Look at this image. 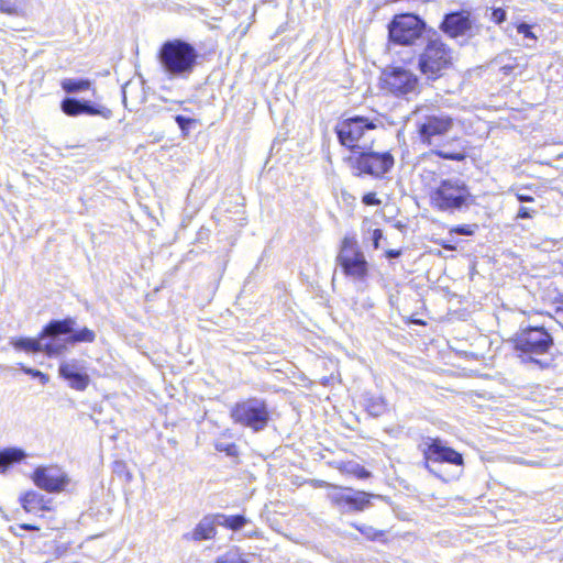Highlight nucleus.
<instances>
[{
  "instance_id": "f257e3e1",
  "label": "nucleus",
  "mask_w": 563,
  "mask_h": 563,
  "mask_svg": "<svg viewBox=\"0 0 563 563\" xmlns=\"http://www.w3.org/2000/svg\"><path fill=\"white\" fill-rule=\"evenodd\" d=\"M405 64L415 62L420 78L429 86L443 78L453 67V49L441 38V36L432 31V36L428 37L419 51L413 55L402 57Z\"/></svg>"
},
{
  "instance_id": "f03ea898",
  "label": "nucleus",
  "mask_w": 563,
  "mask_h": 563,
  "mask_svg": "<svg viewBox=\"0 0 563 563\" xmlns=\"http://www.w3.org/2000/svg\"><path fill=\"white\" fill-rule=\"evenodd\" d=\"M418 449L423 455V467L435 477L449 483L462 475L463 454L449 446L442 439L422 437Z\"/></svg>"
},
{
  "instance_id": "7ed1b4c3",
  "label": "nucleus",
  "mask_w": 563,
  "mask_h": 563,
  "mask_svg": "<svg viewBox=\"0 0 563 563\" xmlns=\"http://www.w3.org/2000/svg\"><path fill=\"white\" fill-rule=\"evenodd\" d=\"M201 58L195 45L183 38L165 41L157 52V60L168 79H188Z\"/></svg>"
},
{
  "instance_id": "20e7f679",
  "label": "nucleus",
  "mask_w": 563,
  "mask_h": 563,
  "mask_svg": "<svg viewBox=\"0 0 563 563\" xmlns=\"http://www.w3.org/2000/svg\"><path fill=\"white\" fill-rule=\"evenodd\" d=\"M429 199L432 208L446 213L465 211L474 202L470 187L459 177L440 179L430 188Z\"/></svg>"
},
{
  "instance_id": "39448f33",
  "label": "nucleus",
  "mask_w": 563,
  "mask_h": 563,
  "mask_svg": "<svg viewBox=\"0 0 563 563\" xmlns=\"http://www.w3.org/2000/svg\"><path fill=\"white\" fill-rule=\"evenodd\" d=\"M382 125L383 123L377 117L368 118L355 114L342 117L334 126V133L340 145L357 153V150L372 147L373 132Z\"/></svg>"
},
{
  "instance_id": "423d86ee",
  "label": "nucleus",
  "mask_w": 563,
  "mask_h": 563,
  "mask_svg": "<svg viewBox=\"0 0 563 563\" xmlns=\"http://www.w3.org/2000/svg\"><path fill=\"white\" fill-rule=\"evenodd\" d=\"M387 29L390 46L420 47L431 36L427 22L415 13L394 15Z\"/></svg>"
},
{
  "instance_id": "0eeeda50",
  "label": "nucleus",
  "mask_w": 563,
  "mask_h": 563,
  "mask_svg": "<svg viewBox=\"0 0 563 563\" xmlns=\"http://www.w3.org/2000/svg\"><path fill=\"white\" fill-rule=\"evenodd\" d=\"M515 350L520 352V356L526 362L536 363L541 367L548 366L538 360L537 356L547 354L554 345L552 334L544 328L538 325H527L520 328L514 338Z\"/></svg>"
},
{
  "instance_id": "6e6552de",
  "label": "nucleus",
  "mask_w": 563,
  "mask_h": 563,
  "mask_svg": "<svg viewBox=\"0 0 563 563\" xmlns=\"http://www.w3.org/2000/svg\"><path fill=\"white\" fill-rule=\"evenodd\" d=\"M230 418L233 423L257 433L267 428L271 421V412L265 399L250 397L231 406Z\"/></svg>"
},
{
  "instance_id": "1a4fd4ad",
  "label": "nucleus",
  "mask_w": 563,
  "mask_h": 563,
  "mask_svg": "<svg viewBox=\"0 0 563 563\" xmlns=\"http://www.w3.org/2000/svg\"><path fill=\"white\" fill-rule=\"evenodd\" d=\"M335 262L346 277L355 282L367 279L369 264L355 236L345 235L342 239Z\"/></svg>"
},
{
  "instance_id": "9d476101",
  "label": "nucleus",
  "mask_w": 563,
  "mask_h": 563,
  "mask_svg": "<svg viewBox=\"0 0 563 563\" xmlns=\"http://www.w3.org/2000/svg\"><path fill=\"white\" fill-rule=\"evenodd\" d=\"M350 167L356 173L354 175H369L374 178L380 179L391 170L395 164V158L390 152H376L372 147L361 150L346 158Z\"/></svg>"
},
{
  "instance_id": "9b49d317",
  "label": "nucleus",
  "mask_w": 563,
  "mask_h": 563,
  "mask_svg": "<svg viewBox=\"0 0 563 563\" xmlns=\"http://www.w3.org/2000/svg\"><path fill=\"white\" fill-rule=\"evenodd\" d=\"M45 332L52 333L55 342L60 343L62 347L58 356L64 354L69 345L77 343H91L96 339L95 331L87 327L77 328L74 318L53 319L45 325Z\"/></svg>"
},
{
  "instance_id": "f8f14e48",
  "label": "nucleus",
  "mask_w": 563,
  "mask_h": 563,
  "mask_svg": "<svg viewBox=\"0 0 563 563\" xmlns=\"http://www.w3.org/2000/svg\"><path fill=\"white\" fill-rule=\"evenodd\" d=\"M330 486V484H328ZM335 492L330 493L328 498L331 505L341 514L362 512L372 506L373 499L389 501L384 495L356 490L351 487H339L331 485Z\"/></svg>"
},
{
  "instance_id": "ddd939ff",
  "label": "nucleus",
  "mask_w": 563,
  "mask_h": 563,
  "mask_svg": "<svg viewBox=\"0 0 563 563\" xmlns=\"http://www.w3.org/2000/svg\"><path fill=\"white\" fill-rule=\"evenodd\" d=\"M384 89L397 98L409 99L420 92V77L410 69L395 66L383 71Z\"/></svg>"
},
{
  "instance_id": "4468645a",
  "label": "nucleus",
  "mask_w": 563,
  "mask_h": 563,
  "mask_svg": "<svg viewBox=\"0 0 563 563\" xmlns=\"http://www.w3.org/2000/svg\"><path fill=\"white\" fill-rule=\"evenodd\" d=\"M439 29L451 38H457L459 36L473 37L477 31L471 11L465 9L445 13Z\"/></svg>"
},
{
  "instance_id": "2eb2a0df",
  "label": "nucleus",
  "mask_w": 563,
  "mask_h": 563,
  "mask_svg": "<svg viewBox=\"0 0 563 563\" xmlns=\"http://www.w3.org/2000/svg\"><path fill=\"white\" fill-rule=\"evenodd\" d=\"M454 120L443 112L427 114L418 123V133L421 142L427 145L433 144V139L442 136L452 130Z\"/></svg>"
},
{
  "instance_id": "dca6fc26",
  "label": "nucleus",
  "mask_w": 563,
  "mask_h": 563,
  "mask_svg": "<svg viewBox=\"0 0 563 563\" xmlns=\"http://www.w3.org/2000/svg\"><path fill=\"white\" fill-rule=\"evenodd\" d=\"M11 344L15 350L25 351L29 353H45L49 357L58 356L60 351V343L55 342L52 333L45 332V327L42 329L37 338L21 336L12 339Z\"/></svg>"
},
{
  "instance_id": "f3484780",
  "label": "nucleus",
  "mask_w": 563,
  "mask_h": 563,
  "mask_svg": "<svg viewBox=\"0 0 563 563\" xmlns=\"http://www.w3.org/2000/svg\"><path fill=\"white\" fill-rule=\"evenodd\" d=\"M32 479L38 488L52 494L60 493L69 483L68 475L58 466H38Z\"/></svg>"
},
{
  "instance_id": "a211bd4d",
  "label": "nucleus",
  "mask_w": 563,
  "mask_h": 563,
  "mask_svg": "<svg viewBox=\"0 0 563 563\" xmlns=\"http://www.w3.org/2000/svg\"><path fill=\"white\" fill-rule=\"evenodd\" d=\"M60 110L67 117L97 115L103 119H110L112 117V111L109 108L100 103L76 97H65L60 101Z\"/></svg>"
},
{
  "instance_id": "6ab92c4d",
  "label": "nucleus",
  "mask_w": 563,
  "mask_h": 563,
  "mask_svg": "<svg viewBox=\"0 0 563 563\" xmlns=\"http://www.w3.org/2000/svg\"><path fill=\"white\" fill-rule=\"evenodd\" d=\"M58 374L73 389L84 391L89 386L88 367L82 360L70 358L60 362Z\"/></svg>"
},
{
  "instance_id": "aec40b11",
  "label": "nucleus",
  "mask_w": 563,
  "mask_h": 563,
  "mask_svg": "<svg viewBox=\"0 0 563 563\" xmlns=\"http://www.w3.org/2000/svg\"><path fill=\"white\" fill-rule=\"evenodd\" d=\"M217 527L216 514H208L198 521L191 531L186 532L183 538L195 542L212 540L217 536Z\"/></svg>"
},
{
  "instance_id": "412c9836",
  "label": "nucleus",
  "mask_w": 563,
  "mask_h": 563,
  "mask_svg": "<svg viewBox=\"0 0 563 563\" xmlns=\"http://www.w3.org/2000/svg\"><path fill=\"white\" fill-rule=\"evenodd\" d=\"M20 504L26 512L49 511L52 509V499L43 494L29 490L20 496Z\"/></svg>"
},
{
  "instance_id": "4be33fe9",
  "label": "nucleus",
  "mask_w": 563,
  "mask_h": 563,
  "mask_svg": "<svg viewBox=\"0 0 563 563\" xmlns=\"http://www.w3.org/2000/svg\"><path fill=\"white\" fill-rule=\"evenodd\" d=\"M26 457L24 450L15 446L4 448L0 450V472L4 473L12 465L22 462Z\"/></svg>"
},
{
  "instance_id": "5701e85b",
  "label": "nucleus",
  "mask_w": 563,
  "mask_h": 563,
  "mask_svg": "<svg viewBox=\"0 0 563 563\" xmlns=\"http://www.w3.org/2000/svg\"><path fill=\"white\" fill-rule=\"evenodd\" d=\"M217 521L218 526L224 527L232 531H239L245 527L247 523V519L244 515H225L222 512H217Z\"/></svg>"
},
{
  "instance_id": "b1692460",
  "label": "nucleus",
  "mask_w": 563,
  "mask_h": 563,
  "mask_svg": "<svg viewBox=\"0 0 563 563\" xmlns=\"http://www.w3.org/2000/svg\"><path fill=\"white\" fill-rule=\"evenodd\" d=\"M92 85L89 78H65L60 82L62 89L68 95L90 90Z\"/></svg>"
},
{
  "instance_id": "393cba45",
  "label": "nucleus",
  "mask_w": 563,
  "mask_h": 563,
  "mask_svg": "<svg viewBox=\"0 0 563 563\" xmlns=\"http://www.w3.org/2000/svg\"><path fill=\"white\" fill-rule=\"evenodd\" d=\"M364 407L369 416L380 417L387 410V404L383 397L379 396H366L364 398Z\"/></svg>"
},
{
  "instance_id": "a878e982",
  "label": "nucleus",
  "mask_w": 563,
  "mask_h": 563,
  "mask_svg": "<svg viewBox=\"0 0 563 563\" xmlns=\"http://www.w3.org/2000/svg\"><path fill=\"white\" fill-rule=\"evenodd\" d=\"M431 154L448 161L463 162L466 158V152L464 146H460L459 150L450 151L445 148L432 150Z\"/></svg>"
},
{
  "instance_id": "bb28decb",
  "label": "nucleus",
  "mask_w": 563,
  "mask_h": 563,
  "mask_svg": "<svg viewBox=\"0 0 563 563\" xmlns=\"http://www.w3.org/2000/svg\"><path fill=\"white\" fill-rule=\"evenodd\" d=\"M341 471L345 474L355 476L358 479H366L371 477V472L361 464L350 461L342 465Z\"/></svg>"
},
{
  "instance_id": "cd10ccee",
  "label": "nucleus",
  "mask_w": 563,
  "mask_h": 563,
  "mask_svg": "<svg viewBox=\"0 0 563 563\" xmlns=\"http://www.w3.org/2000/svg\"><path fill=\"white\" fill-rule=\"evenodd\" d=\"M367 540L379 541L385 537L384 530H378L367 525H353Z\"/></svg>"
},
{
  "instance_id": "c85d7f7f",
  "label": "nucleus",
  "mask_w": 563,
  "mask_h": 563,
  "mask_svg": "<svg viewBox=\"0 0 563 563\" xmlns=\"http://www.w3.org/2000/svg\"><path fill=\"white\" fill-rule=\"evenodd\" d=\"M175 122L177 123L178 128L180 129L184 135H187L190 129L197 123L195 119L181 114H177L175 117Z\"/></svg>"
},
{
  "instance_id": "c756f323",
  "label": "nucleus",
  "mask_w": 563,
  "mask_h": 563,
  "mask_svg": "<svg viewBox=\"0 0 563 563\" xmlns=\"http://www.w3.org/2000/svg\"><path fill=\"white\" fill-rule=\"evenodd\" d=\"M478 229V225L476 223L473 224H457L450 229L451 234H459V235H465L471 236L475 233V231Z\"/></svg>"
},
{
  "instance_id": "7c9ffc66",
  "label": "nucleus",
  "mask_w": 563,
  "mask_h": 563,
  "mask_svg": "<svg viewBox=\"0 0 563 563\" xmlns=\"http://www.w3.org/2000/svg\"><path fill=\"white\" fill-rule=\"evenodd\" d=\"M216 563H247L245 559L238 552H227L225 554L219 556Z\"/></svg>"
},
{
  "instance_id": "2f4dec72",
  "label": "nucleus",
  "mask_w": 563,
  "mask_h": 563,
  "mask_svg": "<svg viewBox=\"0 0 563 563\" xmlns=\"http://www.w3.org/2000/svg\"><path fill=\"white\" fill-rule=\"evenodd\" d=\"M214 448L218 452H224L228 456L238 454V448L234 443L217 442Z\"/></svg>"
},
{
  "instance_id": "473e14b6",
  "label": "nucleus",
  "mask_w": 563,
  "mask_h": 563,
  "mask_svg": "<svg viewBox=\"0 0 563 563\" xmlns=\"http://www.w3.org/2000/svg\"><path fill=\"white\" fill-rule=\"evenodd\" d=\"M0 12L12 15L18 13V9L11 0H0Z\"/></svg>"
},
{
  "instance_id": "72a5a7b5",
  "label": "nucleus",
  "mask_w": 563,
  "mask_h": 563,
  "mask_svg": "<svg viewBox=\"0 0 563 563\" xmlns=\"http://www.w3.org/2000/svg\"><path fill=\"white\" fill-rule=\"evenodd\" d=\"M517 32L519 34H522L527 38H531L534 41L537 40V36L534 35V33L531 30V25L526 22H521L517 25Z\"/></svg>"
},
{
  "instance_id": "f704fd0d",
  "label": "nucleus",
  "mask_w": 563,
  "mask_h": 563,
  "mask_svg": "<svg viewBox=\"0 0 563 563\" xmlns=\"http://www.w3.org/2000/svg\"><path fill=\"white\" fill-rule=\"evenodd\" d=\"M490 18L496 24H501L506 21L507 13L503 8H494Z\"/></svg>"
},
{
  "instance_id": "c9c22d12",
  "label": "nucleus",
  "mask_w": 563,
  "mask_h": 563,
  "mask_svg": "<svg viewBox=\"0 0 563 563\" xmlns=\"http://www.w3.org/2000/svg\"><path fill=\"white\" fill-rule=\"evenodd\" d=\"M362 202L365 206H379L382 203L380 199L377 198V195L375 192H366L362 197Z\"/></svg>"
},
{
  "instance_id": "e433bc0d",
  "label": "nucleus",
  "mask_w": 563,
  "mask_h": 563,
  "mask_svg": "<svg viewBox=\"0 0 563 563\" xmlns=\"http://www.w3.org/2000/svg\"><path fill=\"white\" fill-rule=\"evenodd\" d=\"M383 238H384L383 230L374 229L372 231L371 241H372V245H373L374 250L379 249L380 241L383 240Z\"/></svg>"
},
{
  "instance_id": "4c0bfd02",
  "label": "nucleus",
  "mask_w": 563,
  "mask_h": 563,
  "mask_svg": "<svg viewBox=\"0 0 563 563\" xmlns=\"http://www.w3.org/2000/svg\"><path fill=\"white\" fill-rule=\"evenodd\" d=\"M534 213H536L534 210H532L528 207L521 206L517 212L516 219H532Z\"/></svg>"
},
{
  "instance_id": "58836bf2",
  "label": "nucleus",
  "mask_w": 563,
  "mask_h": 563,
  "mask_svg": "<svg viewBox=\"0 0 563 563\" xmlns=\"http://www.w3.org/2000/svg\"><path fill=\"white\" fill-rule=\"evenodd\" d=\"M20 367H21V369L23 371V373H25V374H27V375L32 376L33 378H34L35 376H40V375H42V372H41V371L35 369V368H31V367H26V366H24L23 364H20Z\"/></svg>"
},
{
  "instance_id": "ea45409f",
  "label": "nucleus",
  "mask_w": 563,
  "mask_h": 563,
  "mask_svg": "<svg viewBox=\"0 0 563 563\" xmlns=\"http://www.w3.org/2000/svg\"><path fill=\"white\" fill-rule=\"evenodd\" d=\"M516 198L519 202L523 203V202H532L534 201V198L530 195H526V194H522L520 191H517L516 192Z\"/></svg>"
},
{
  "instance_id": "a19ab883",
  "label": "nucleus",
  "mask_w": 563,
  "mask_h": 563,
  "mask_svg": "<svg viewBox=\"0 0 563 563\" xmlns=\"http://www.w3.org/2000/svg\"><path fill=\"white\" fill-rule=\"evenodd\" d=\"M400 255H401V251H400V250H388V251H386V253H385V256H386V258H388V260H395V258H398Z\"/></svg>"
},
{
  "instance_id": "79ce46f5",
  "label": "nucleus",
  "mask_w": 563,
  "mask_h": 563,
  "mask_svg": "<svg viewBox=\"0 0 563 563\" xmlns=\"http://www.w3.org/2000/svg\"><path fill=\"white\" fill-rule=\"evenodd\" d=\"M20 528L25 530V531H30V532H34V531H38L40 528L35 525H31V523H22L20 525Z\"/></svg>"
},
{
  "instance_id": "37998d69",
  "label": "nucleus",
  "mask_w": 563,
  "mask_h": 563,
  "mask_svg": "<svg viewBox=\"0 0 563 563\" xmlns=\"http://www.w3.org/2000/svg\"><path fill=\"white\" fill-rule=\"evenodd\" d=\"M34 378H38V379H40V382H41L43 385H45V384L48 382V379H49L48 375H46V374H45V373H43V372H42V375H40V376H35Z\"/></svg>"
},
{
  "instance_id": "c03bdc74",
  "label": "nucleus",
  "mask_w": 563,
  "mask_h": 563,
  "mask_svg": "<svg viewBox=\"0 0 563 563\" xmlns=\"http://www.w3.org/2000/svg\"><path fill=\"white\" fill-rule=\"evenodd\" d=\"M125 99H126V96H125V92L123 91V101L125 102Z\"/></svg>"
},
{
  "instance_id": "a18cd8bd",
  "label": "nucleus",
  "mask_w": 563,
  "mask_h": 563,
  "mask_svg": "<svg viewBox=\"0 0 563 563\" xmlns=\"http://www.w3.org/2000/svg\"><path fill=\"white\" fill-rule=\"evenodd\" d=\"M508 68L507 67H504V70H505V74H508Z\"/></svg>"
},
{
  "instance_id": "49530a36",
  "label": "nucleus",
  "mask_w": 563,
  "mask_h": 563,
  "mask_svg": "<svg viewBox=\"0 0 563 563\" xmlns=\"http://www.w3.org/2000/svg\"><path fill=\"white\" fill-rule=\"evenodd\" d=\"M508 68L507 67H504V70H505V74H508Z\"/></svg>"
}]
</instances>
